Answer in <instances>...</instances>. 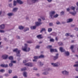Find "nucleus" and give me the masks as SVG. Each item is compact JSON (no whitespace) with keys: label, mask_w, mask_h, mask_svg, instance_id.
<instances>
[{"label":"nucleus","mask_w":78,"mask_h":78,"mask_svg":"<svg viewBox=\"0 0 78 78\" xmlns=\"http://www.w3.org/2000/svg\"><path fill=\"white\" fill-rule=\"evenodd\" d=\"M60 14L62 16L64 14V12L63 11H62L61 12Z\"/></svg>","instance_id":"obj_46"},{"label":"nucleus","mask_w":78,"mask_h":78,"mask_svg":"<svg viewBox=\"0 0 78 78\" xmlns=\"http://www.w3.org/2000/svg\"><path fill=\"white\" fill-rule=\"evenodd\" d=\"M27 43H28V44H31L33 43V42L31 41H28L27 42Z\"/></svg>","instance_id":"obj_41"},{"label":"nucleus","mask_w":78,"mask_h":78,"mask_svg":"<svg viewBox=\"0 0 78 78\" xmlns=\"http://www.w3.org/2000/svg\"><path fill=\"white\" fill-rule=\"evenodd\" d=\"M50 42H54L55 41V40H54V39H52V38L51 39H50Z\"/></svg>","instance_id":"obj_43"},{"label":"nucleus","mask_w":78,"mask_h":78,"mask_svg":"<svg viewBox=\"0 0 78 78\" xmlns=\"http://www.w3.org/2000/svg\"><path fill=\"white\" fill-rule=\"evenodd\" d=\"M18 9L17 7H15L13 9L12 11L13 12H16L17 11Z\"/></svg>","instance_id":"obj_10"},{"label":"nucleus","mask_w":78,"mask_h":78,"mask_svg":"<svg viewBox=\"0 0 78 78\" xmlns=\"http://www.w3.org/2000/svg\"><path fill=\"white\" fill-rule=\"evenodd\" d=\"M33 69L34 70H37V69L36 68H34V69Z\"/></svg>","instance_id":"obj_62"},{"label":"nucleus","mask_w":78,"mask_h":78,"mask_svg":"<svg viewBox=\"0 0 78 78\" xmlns=\"http://www.w3.org/2000/svg\"><path fill=\"white\" fill-rule=\"evenodd\" d=\"M48 2H49V3H50V2H51V1H52V0H47Z\"/></svg>","instance_id":"obj_58"},{"label":"nucleus","mask_w":78,"mask_h":78,"mask_svg":"<svg viewBox=\"0 0 78 78\" xmlns=\"http://www.w3.org/2000/svg\"><path fill=\"white\" fill-rule=\"evenodd\" d=\"M28 30H29V28L28 27H26L24 30V32H26V31H28Z\"/></svg>","instance_id":"obj_24"},{"label":"nucleus","mask_w":78,"mask_h":78,"mask_svg":"<svg viewBox=\"0 0 78 78\" xmlns=\"http://www.w3.org/2000/svg\"><path fill=\"white\" fill-rule=\"evenodd\" d=\"M17 3H19L20 5H22L23 4V2L21 0H16Z\"/></svg>","instance_id":"obj_13"},{"label":"nucleus","mask_w":78,"mask_h":78,"mask_svg":"<svg viewBox=\"0 0 78 78\" xmlns=\"http://www.w3.org/2000/svg\"><path fill=\"white\" fill-rule=\"evenodd\" d=\"M69 13H70V14H72L73 16H75L76 15V12L75 11L73 12H70Z\"/></svg>","instance_id":"obj_16"},{"label":"nucleus","mask_w":78,"mask_h":78,"mask_svg":"<svg viewBox=\"0 0 78 78\" xmlns=\"http://www.w3.org/2000/svg\"><path fill=\"white\" fill-rule=\"evenodd\" d=\"M27 72H24L23 73V76H24V77H27Z\"/></svg>","instance_id":"obj_26"},{"label":"nucleus","mask_w":78,"mask_h":78,"mask_svg":"<svg viewBox=\"0 0 78 78\" xmlns=\"http://www.w3.org/2000/svg\"><path fill=\"white\" fill-rule=\"evenodd\" d=\"M75 26L76 25L75 24L74 25L72 24L71 25V27H75Z\"/></svg>","instance_id":"obj_55"},{"label":"nucleus","mask_w":78,"mask_h":78,"mask_svg":"<svg viewBox=\"0 0 78 78\" xmlns=\"http://www.w3.org/2000/svg\"><path fill=\"white\" fill-rule=\"evenodd\" d=\"M13 51L14 52H16V56L18 57H20L21 56V55L20 54V50H18V49L16 48L13 50Z\"/></svg>","instance_id":"obj_2"},{"label":"nucleus","mask_w":78,"mask_h":78,"mask_svg":"<svg viewBox=\"0 0 78 78\" xmlns=\"http://www.w3.org/2000/svg\"><path fill=\"white\" fill-rule=\"evenodd\" d=\"M5 28V25L4 24H2L0 25V29L1 30H4Z\"/></svg>","instance_id":"obj_11"},{"label":"nucleus","mask_w":78,"mask_h":78,"mask_svg":"<svg viewBox=\"0 0 78 78\" xmlns=\"http://www.w3.org/2000/svg\"><path fill=\"white\" fill-rule=\"evenodd\" d=\"M59 54L58 53L56 54L55 55V56H54L53 57V59L54 61H56L57 59H58V58H59Z\"/></svg>","instance_id":"obj_6"},{"label":"nucleus","mask_w":78,"mask_h":78,"mask_svg":"<svg viewBox=\"0 0 78 78\" xmlns=\"http://www.w3.org/2000/svg\"><path fill=\"white\" fill-rule=\"evenodd\" d=\"M27 48H28V44H25V46L23 47V46L22 48V49L23 51H25L26 52H28L30 51L31 49L30 48H28V49L27 50Z\"/></svg>","instance_id":"obj_1"},{"label":"nucleus","mask_w":78,"mask_h":78,"mask_svg":"<svg viewBox=\"0 0 78 78\" xmlns=\"http://www.w3.org/2000/svg\"><path fill=\"white\" fill-rule=\"evenodd\" d=\"M38 63L40 65V66H43V64H42V63L40 61H39L38 62Z\"/></svg>","instance_id":"obj_31"},{"label":"nucleus","mask_w":78,"mask_h":78,"mask_svg":"<svg viewBox=\"0 0 78 78\" xmlns=\"http://www.w3.org/2000/svg\"><path fill=\"white\" fill-rule=\"evenodd\" d=\"M37 27V26L35 25L34 26L31 27L30 28L31 30H35Z\"/></svg>","instance_id":"obj_19"},{"label":"nucleus","mask_w":78,"mask_h":78,"mask_svg":"<svg viewBox=\"0 0 78 78\" xmlns=\"http://www.w3.org/2000/svg\"><path fill=\"white\" fill-rule=\"evenodd\" d=\"M9 74H5L4 75V76H5V77H8V76H9Z\"/></svg>","instance_id":"obj_37"},{"label":"nucleus","mask_w":78,"mask_h":78,"mask_svg":"<svg viewBox=\"0 0 78 78\" xmlns=\"http://www.w3.org/2000/svg\"><path fill=\"white\" fill-rule=\"evenodd\" d=\"M9 59L10 60H12L13 59V57L10 56L9 57Z\"/></svg>","instance_id":"obj_34"},{"label":"nucleus","mask_w":78,"mask_h":78,"mask_svg":"<svg viewBox=\"0 0 78 78\" xmlns=\"http://www.w3.org/2000/svg\"><path fill=\"white\" fill-rule=\"evenodd\" d=\"M9 67H12V66H13V64H12V63H9Z\"/></svg>","instance_id":"obj_42"},{"label":"nucleus","mask_w":78,"mask_h":78,"mask_svg":"<svg viewBox=\"0 0 78 78\" xmlns=\"http://www.w3.org/2000/svg\"><path fill=\"white\" fill-rule=\"evenodd\" d=\"M40 47V46L37 45L36 47L35 48H39Z\"/></svg>","instance_id":"obj_54"},{"label":"nucleus","mask_w":78,"mask_h":78,"mask_svg":"<svg viewBox=\"0 0 78 78\" xmlns=\"http://www.w3.org/2000/svg\"><path fill=\"white\" fill-rule=\"evenodd\" d=\"M9 7H10V8H11L12 7V3H10L9 4Z\"/></svg>","instance_id":"obj_53"},{"label":"nucleus","mask_w":78,"mask_h":78,"mask_svg":"<svg viewBox=\"0 0 78 78\" xmlns=\"http://www.w3.org/2000/svg\"><path fill=\"white\" fill-rule=\"evenodd\" d=\"M62 73L64 75H66V76H68L69 74V72L66 71V70H65L62 72Z\"/></svg>","instance_id":"obj_5"},{"label":"nucleus","mask_w":78,"mask_h":78,"mask_svg":"<svg viewBox=\"0 0 78 78\" xmlns=\"http://www.w3.org/2000/svg\"><path fill=\"white\" fill-rule=\"evenodd\" d=\"M41 36L42 35H37V37L38 39H42V38H43V37H41Z\"/></svg>","instance_id":"obj_20"},{"label":"nucleus","mask_w":78,"mask_h":78,"mask_svg":"<svg viewBox=\"0 0 78 78\" xmlns=\"http://www.w3.org/2000/svg\"><path fill=\"white\" fill-rule=\"evenodd\" d=\"M37 1H38V0H32V2L34 3H36V2H37Z\"/></svg>","instance_id":"obj_35"},{"label":"nucleus","mask_w":78,"mask_h":78,"mask_svg":"<svg viewBox=\"0 0 78 78\" xmlns=\"http://www.w3.org/2000/svg\"><path fill=\"white\" fill-rule=\"evenodd\" d=\"M8 55H7L5 54L2 55V58L3 59H5V60H6L8 58Z\"/></svg>","instance_id":"obj_7"},{"label":"nucleus","mask_w":78,"mask_h":78,"mask_svg":"<svg viewBox=\"0 0 78 78\" xmlns=\"http://www.w3.org/2000/svg\"><path fill=\"white\" fill-rule=\"evenodd\" d=\"M13 78H17V76H14Z\"/></svg>","instance_id":"obj_63"},{"label":"nucleus","mask_w":78,"mask_h":78,"mask_svg":"<svg viewBox=\"0 0 78 78\" xmlns=\"http://www.w3.org/2000/svg\"><path fill=\"white\" fill-rule=\"evenodd\" d=\"M17 1H16L14 0L13 1V6H16L17 5Z\"/></svg>","instance_id":"obj_23"},{"label":"nucleus","mask_w":78,"mask_h":78,"mask_svg":"<svg viewBox=\"0 0 78 78\" xmlns=\"http://www.w3.org/2000/svg\"><path fill=\"white\" fill-rule=\"evenodd\" d=\"M12 73V70L11 69H9V74H11Z\"/></svg>","instance_id":"obj_38"},{"label":"nucleus","mask_w":78,"mask_h":78,"mask_svg":"<svg viewBox=\"0 0 78 78\" xmlns=\"http://www.w3.org/2000/svg\"><path fill=\"white\" fill-rule=\"evenodd\" d=\"M25 66H29V67H33V63H28L25 64Z\"/></svg>","instance_id":"obj_9"},{"label":"nucleus","mask_w":78,"mask_h":78,"mask_svg":"<svg viewBox=\"0 0 78 78\" xmlns=\"http://www.w3.org/2000/svg\"><path fill=\"white\" fill-rule=\"evenodd\" d=\"M0 33H5V30H0Z\"/></svg>","instance_id":"obj_47"},{"label":"nucleus","mask_w":78,"mask_h":78,"mask_svg":"<svg viewBox=\"0 0 78 78\" xmlns=\"http://www.w3.org/2000/svg\"><path fill=\"white\" fill-rule=\"evenodd\" d=\"M69 34H70L66 33V34H65V36L67 37H68V36H69Z\"/></svg>","instance_id":"obj_40"},{"label":"nucleus","mask_w":78,"mask_h":78,"mask_svg":"<svg viewBox=\"0 0 78 78\" xmlns=\"http://www.w3.org/2000/svg\"><path fill=\"white\" fill-rule=\"evenodd\" d=\"M26 67H24V68L21 69V71H24V70H26Z\"/></svg>","instance_id":"obj_49"},{"label":"nucleus","mask_w":78,"mask_h":78,"mask_svg":"<svg viewBox=\"0 0 78 78\" xmlns=\"http://www.w3.org/2000/svg\"><path fill=\"white\" fill-rule=\"evenodd\" d=\"M71 9L72 10H73V11H75V7H73V6H72L70 7Z\"/></svg>","instance_id":"obj_27"},{"label":"nucleus","mask_w":78,"mask_h":78,"mask_svg":"<svg viewBox=\"0 0 78 78\" xmlns=\"http://www.w3.org/2000/svg\"><path fill=\"white\" fill-rule=\"evenodd\" d=\"M49 26H53V23H49Z\"/></svg>","instance_id":"obj_39"},{"label":"nucleus","mask_w":78,"mask_h":78,"mask_svg":"<svg viewBox=\"0 0 78 78\" xmlns=\"http://www.w3.org/2000/svg\"><path fill=\"white\" fill-rule=\"evenodd\" d=\"M46 31V30H45V28H42L41 29V30L40 31V32L41 33H42V31Z\"/></svg>","instance_id":"obj_30"},{"label":"nucleus","mask_w":78,"mask_h":78,"mask_svg":"<svg viewBox=\"0 0 78 78\" xmlns=\"http://www.w3.org/2000/svg\"><path fill=\"white\" fill-rule=\"evenodd\" d=\"M38 21L39 22H41V19H38Z\"/></svg>","instance_id":"obj_59"},{"label":"nucleus","mask_w":78,"mask_h":78,"mask_svg":"<svg viewBox=\"0 0 78 78\" xmlns=\"http://www.w3.org/2000/svg\"><path fill=\"white\" fill-rule=\"evenodd\" d=\"M7 15L9 16H14V13H8Z\"/></svg>","instance_id":"obj_21"},{"label":"nucleus","mask_w":78,"mask_h":78,"mask_svg":"<svg viewBox=\"0 0 78 78\" xmlns=\"http://www.w3.org/2000/svg\"><path fill=\"white\" fill-rule=\"evenodd\" d=\"M51 65L53 66L54 67H59L60 66V63L59 62H57L55 63H51Z\"/></svg>","instance_id":"obj_4"},{"label":"nucleus","mask_w":78,"mask_h":78,"mask_svg":"<svg viewBox=\"0 0 78 78\" xmlns=\"http://www.w3.org/2000/svg\"><path fill=\"white\" fill-rule=\"evenodd\" d=\"M44 58V55H41L39 56H38V58Z\"/></svg>","instance_id":"obj_29"},{"label":"nucleus","mask_w":78,"mask_h":78,"mask_svg":"<svg viewBox=\"0 0 78 78\" xmlns=\"http://www.w3.org/2000/svg\"><path fill=\"white\" fill-rule=\"evenodd\" d=\"M59 46H62L63 45V44L62 42H59L58 43Z\"/></svg>","instance_id":"obj_28"},{"label":"nucleus","mask_w":78,"mask_h":78,"mask_svg":"<svg viewBox=\"0 0 78 78\" xmlns=\"http://www.w3.org/2000/svg\"><path fill=\"white\" fill-rule=\"evenodd\" d=\"M51 47H52V46H48L47 47V48H51Z\"/></svg>","instance_id":"obj_44"},{"label":"nucleus","mask_w":78,"mask_h":78,"mask_svg":"<svg viewBox=\"0 0 78 78\" xmlns=\"http://www.w3.org/2000/svg\"><path fill=\"white\" fill-rule=\"evenodd\" d=\"M50 51L51 52H57V51H57L56 49H50Z\"/></svg>","instance_id":"obj_17"},{"label":"nucleus","mask_w":78,"mask_h":78,"mask_svg":"<svg viewBox=\"0 0 78 78\" xmlns=\"http://www.w3.org/2000/svg\"><path fill=\"white\" fill-rule=\"evenodd\" d=\"M34 58L35 59H39V57H38V56H34Z\"/></svg>","instance_id":"obj_36"},{"label":"nucleus","mask_w":78,"mask_h":78,"mask_svg":"<svg viewBox=\"0 0 78 78\" xmlns=\"http://www.w3.org/2000/svg\"><path fill=\"white\" fill-rule=\"evenodd\" d=\"M5 72V69H1L0 70V72H2V73H3Z\"/></svg>","instance_id":"obj_33"},{"label":"nucleus","mask_w":78,"mask_h":78,"mask_svg":"<svg viewBox=\"0 0 78 78\" xmlns=\"http://www.w3.org/2000/svg\"><path fill=\"white\" fill-rule=\"evenodd\" d=\"M41 18L42 19V20H45V18L44 17H41Z\"/></svg>","instance_id":"obj_61"},{"label":"nucleus","mask_w":78,"mask_h":78,"mask_svg":"<svg viewBox=\"0 0 78 78\" xmlns=\"http://www.w3.org/2000/svg\"><path fill=\"white\" fill-rule=\"evenodd\" d=\"M42 23L41 22H37L36 23H35V25L37 27H39V26H40L41 25H42Z\"/></svg>","instance_id":"obj_12"},{"label":"nucleus","mask_w":78,"mask_h":78,"mask_svg":"<svg viewBox=\"0 0 78 78\" xmlns=\"http://www.w3.org/2000/svg\"><path fill=\"white\" fill-rule=\"evenodd\" d=\"M27 62V60H25L23 61V63H26Z\"/></svg>","instance_id":"obj_60"},{"label":"nucleus","mask_w":78,"mask_h":78,"mask_svg":"<svg viewBox=\"0 0 78 78\" xmlns=\"http://www.w3.org/2000/svg\"><path fill=\"white\" fill-rule=\"evenodd\" d=\"M55 11H51L50 12V16L51 17V18L52 19V16H53L55 14Z\"/></svg>","instance_id":"obj_8"},{"label":"nucleus","mask_w":78,"mask_h":78,"mask_svg":"<svg viewBox=\"0 0 78 78\" xmlns=\"http://www.w3.org/2000/svg\"><path fill=\"white\" fill-rule=\"evenodd\" d=\"M74 67H78V64H75L74 65Z\"/></svg>","instance_id":"obj_50"},{"label":"nucleus","mask_w":78,"mask_h":78,"mask_svg":"<svg viewBox=\"0 0 78 78\" xmlns=\"http://www.w3.org/2000/svg\"><path fill=\"white\" fill-rule=\"evenodd\" d=\"M58 14H57L55 15L54 16V17H55V18H56L58 17Z\"/></svg>","instance_id":"obj_45"},{"label":"nucleus","mask_w":78,"mask_h":78,"mask_svg":"<svg viewBox=\"0 0 78 78\" xmlns=\"http://www.w3.org/2000/svg\"><path fill=\"white\" fill-rule=\"evenodd\" d=\"M1 66L2 67H5V68H7V67H8V65L7 64H2L1 65Z\"/></svg>","instance_id":"obj_14"},{"label":"nucleus","mask_w":78,"mask_h":78,"mask_svg":"<svg viewBox=\"0 0 78 78\" xmlns=\"http://www.w3.org/2000/svg\"><path fill=\"white\" fill-rule=\"evenodd\" d=\"M11 63H16V61H12V60L11 61Z\"/></svg>","instance_id":"obj_52"},{"label":"nucleus","mask_w":78,"mask_h":78,"mask_svg":"<svg viewBox=\"0 0 78 78\" xmlns=\"http://www.w3.org/2000/svg\"><path fill=\"white\" fill-rule=\"evenodd\" d=\"M74 47L73 45L72 46H71V47L70 48V49H71V50H73V49Z\"/></svg>","instance_id":"obj_48"},{"label":"nucleus","mask_w":78,"mask_h":78,"mask_svg":"<svg viewBox=\"0 0 78 78\" xmlns=\"http://www.w3.org/2000/svg\"><path fill=\"white\" fill-rule=\"evenodd\" d=\"M73 19H69L67 20V23H70L73 22Z\"/></svg>","instance_id":"obj_15"},{"label":"nucleus","mask_w":78,"mask_h":78,"mask_svg":"<svg viewBox=\"0 0 78 78\" xmlns=\"http://www.w3.org/2000/svg\"><path fill=\"white\" fill-rule=\"evenodd\" d=\"M59 50L61 52H64V51H66L65 49L63 48L62 47H60Z\"/></svg>","instance_id":"obj_18"},{"label":"nucleus","mask_w":78,"mask_h":78,"mask_svg":"<svg viewBox=\"0 0 78 78\" xmlns=\"http://www.w3.org/2000/svg\"><path fill=\"white\" fill-rule=\"evenodd\" d=\"M50 69L48 68H47L45 69H44V72L42 73V74L43 75H47L49 73L48 72V71H49V70Z\"/></svg>","instance_id":"obj_3"},{"label":"nucleus","mask_w":78,"mask_h":78,"mask_svg":"<svg viewBox=\"0 0 78 78\" xmlns=\"http://www.w3.org/2000/svg\"><path fill=\"white\" fill-rule=\"evenodd\" d=\"M19 28L20 30H22L24 29V27H23V26H21L19 27Z\"/></svg>","instance_id":"obj_22"},{"label":"nucleus","mask_w":78,"mask_h":78,"mask_svg":"<svg viewBox=\"0 0 78 78\" xmlns=\"http://www.w3.org/2000/svg\"><path fill=\"white\" fill-rule=\"evenodd\" d=\"M65 55H66V56H69V55H70V53H69V51H65Z\"/></svg>","instance_id":"obj_25"},{"label":"nucleus","mask_w":78,"mask_h":78,"mask_svg":"<svg viewBox=\"0 0 78 78\" xmlns=\"http://www.w3.org/2000/svg\"><path fill=\"white\" fill-rule=\"evenodd\" d=\"M16 37L18 39H20V37H19V36H16Z\"/></svg>","instance_id":"obj_51"},{"label":"nucleus","mask_w":78,"mask_h":78,"mask_svg":"<svg viewBox=\"0 0 78 78\" xmlns=\"http://www.w3.org/2000/svg\"><path fill=\"white\" fill-rule=\"evenodd\" d=\"M76 72H78V67H76Z\"/></svg>","instance_id":"obj_57"},{"label":"nucleus","mask_w":78,"mask_h":78,"mask_svg":"<svg viewBox=\"0 0 78 78\" xmlns=\"http://www.w3.org/2000/svg\"><path fill=\"white\" fill-rule=\"evenodd\" d=\"M52 31V28H49L48 29V32H51Z\"/></svg>","instance_id":"obj_32"},{"label":"nucleus","mask_w":78,"mask_h":78,"mask_svg":"<svg viewBox=\"0 0 78 78\" xmlns=\"http://www.w3.org/2000/svg\"><path fill=\"white\" fill-rule=\"evenodd\" d=\"M66 10L67 11H70V8H68Z\"/></svg>","instance_id":"obj_56"},{"label":"nucleus","mask_w":78,"mask_h":78,"mask_svg":"<svg viewBox=\"0 0 78 78\" xmlns=\"http://www.w3.org/2000/svg\"><path fill=\"white\" fill-rule=\"evenodd\" d=\"M75 30H76V31H78V28H75Z\"/></svg>","instance_id":"obj_64"}]
</instances>
